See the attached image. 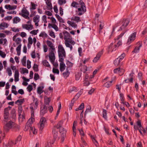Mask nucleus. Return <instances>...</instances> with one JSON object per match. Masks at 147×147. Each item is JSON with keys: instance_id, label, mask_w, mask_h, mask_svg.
<instances>
[{"instance_id": "obj_49", "label": "nucleus", "mask_w": 147, "mask_h": 147, "mask_svg": "<svg viewBox=\"0 0 147 147\" xmlns=\"http://www.w3.org/2000/svg\"><path fill=\"white\" fill-rule=\"evenodd\" d=\"M121 61L119 59L117 58L114 61V63L115 65H118L119 64Z\"/></svg>"}, {"instance_id": "obj_60", "label": "nucleus", "mask_w": 147, "mask_h": 147, "mask_svg": "<svg viewBox=\"0 0 147 147\" xmlns=\"http://www.w3.org/2000/svg\"><path fill=\"white\" fill-rule=\"evenodd\" d=\"M62 123L61 121H59L58 123L57 124L56 127L57 129H59L61 127L62 125Z\"/></svg>"}, {"instance_id": "obj_41", "label": "nucleus", "mask_w": 147, "mask_h": 147, "mask_svg": "<svg viewBox=\"0 0 147 147\" xmlns=\"http://www.w3.org/2000/svg\"><path fill=\"white\" fill-rule=\"evenodd\" d=\"M45 105H49L51 101V98H50L47 97H45Z\"/></svg>"}, {"instance_id": "obj_23", "label": "nucleus", "mask_w": 147, "mask_h": 147, "mask_svg": "<svg viewBox=\"0 0 147 147\" xmlns=\"http://www.w3.org/2000/svg\"><path fill=\"white\" fill-rule=\"evenodd\" d=\"M47 111V108L46 105H44L43 107H41L40 114L43 115Z\"/></svg>"}, {"instance_id": "obj_46", "label": "nucleus", "mask_w": 147, "mask_h": 147, "mask_svg": "<svg viewBox=\"0 0 147 147\" xmlns=\"http://www.w3.org/2000/svg\"><path fill=\"white\" fill-rule=\"evenodd\" d=\"M13 41H14L17 45H21V40L20 38H17L16 39L13 40Z\"/></svg>"}, {"instance_id": "obj_40", "label": "nucleus", "mask_w": 147, "mask_h": 147, "mask_svg": "<svg viewBox=\"0 0 147 147\" xmlns=\"http://www.w3.org/2000/svg\"><path fill=\"white\" fill-rule=\"evenodd\" d=\"M112 82V81H108L105 83L103 86L104 87L108 88H109L111 85V83Z\"/></svg>"}, {"instance_id": "obj_13", "label": "nucleus", "mask_w": 147, "mask_h": 147, "mask_svg": "<svg viewBox=\"0 0 147 147\" xmlns=\"http://www.w3.org/2000/svg\"><path fill=\"white\" fill-rule=\"evenodd\" d=\"M142 46V42L141 41L138 42L137 44V46L134 50L132 51L134 53H137L139 52L140 48Z\"/></svg>"}, {"instance_id": "obj_36", "label": "nucleus", "mask_w": 147, "mask_h": 147, "mask_svg": "<svg viewBox=\"0 0 147 147\" xmlns=\"http://www.w3.org/2000/svg\"><path fill=\"white\" fill-rule=\"evenodd\" d=\"M71 20L75 21L77 22L81 21L80 18L77 16H75L73 17L71 19Z\"/></svg>"}, {"instance_id": "obj_62", "label": "nucleus", "mask_w": 147, "mask_h": 147, "mask_svg": "<svg viewBox=\"0 0 147 147\" xmlns=\"http://www.w3.org/2000/svg\"><path fill=\"white\" fill-rule=\"evenodd\" d=\"M27 89L28 90L29 92H30L33 89L32 86L30 84L27 87Z\"/></svg>"}, {"instance_id": "obj_14", "label": "nucleus", "mask_w": 147, "mask_h": 147, "mask_svg": "<svg viewBox=\"0 0 147 147\" xmlns=\"http://www.w3.org/2000/svg\"><path fill=\"white\" fill-rule=\"evenodd\" d=\"M9 108H6L4 109V121H6V120H8L9 118Z\"/></svg>"}, {"instance_id": "obj_47", "label": "nucleus", "mask_w": 147, "mask_h": 147, "mask_svg": "<svg viewBox=\"0 0 147 147\" xmlns=\"http://www.w3.org/2000/svg\"><path fill=\"white\" fill-rule=\"evenodd\" d=\"M84 107V103H82L79 106L78 108H76L75 110L76 111H78L79 110H82Z\"/></svg>"}, {"instance_id": "obj_26", "label": "nucleus", "mask_w": 147, "mask_h": 147, "mask_svg": "<svg viewBox=\"0 0 147 147\" xmlns=\"http://www.w3.org/2000/svg\"><path fill=\"white\" fill-rule=\"evenodd\" d=\"M80 1L78 2L73 1L71 4V6L77 9L78 6L80 5Z\"/></svg>"}, {"instance_id": "obj_53", "label": "nucleus", "mask_w": 147, "mask_h": 147, "mask_svg": "<svg viewBox=\"0 0 147 147\" xmlns=\"http://www.w3.org/2000/svg\"><path fill=\"white\" fill-rule=\"evenodd\" d=\"M78 90L76 87H73L69 89V93H71L73 91L77 92Z\"/></svg>"}, {"instance_id": "obj_43", "label": "nucleus", "mask_w": 147, "mask_h": 147, "mask_svg": "<svg viewBox=\"0 0 147 147\" xmlns=\"http://www.w3.org/2000/svg\"><path fill=\"white\" fill-rule=\"evenodd\" d=\"M24 101V99H20L17 100L16 102L15 103L19 105H22Z\"/></svg>"}, {"instance_id": "obj_4", "label": "nucleus", "mask_w": 147, "mask_h": 147, "mask_svg": "<svg viewBox=\"0 0 147 147\" xmlns=\"http://www.w3.org/2000/svg\"><path fill=\"white\" fill-rule=\"evenodd\" d=\"M58 48L59 59L61 58L64 59V58L66 57V53L63 46L61 45H59Z\"/></svg>"}, {"instance_id": "obj_37", "label": "nucleus", "mask_w": 147, "mask_h": 147, "mask_svg": "<svg viewBox=\"0 0 147 147\" xmlns=\"http://www.w3.org/2000/svg\"><path fill=\"white\" fill-rule=\"evenodd\" d=\"M80 67L81 71H82L84 73H85L86 72V71L87 70V67L86 65H82L81 64Z\"/></svg>"}, {"instance_id": "obj_33", "label": "nucleus", "mask_w": 147, "mask_h": 147, "mask_svg": "<svg viewBox=\"0 0 147 147\" xmlns=\"http://www.w3.org/2000/svg\"><path fill=\"white\" fill-rule=\"evenodd\" d=\"M59 132L61 134V136L65 137L66 135V131L63 128L60 129L59 130Z\"/></svg>"}, {"instance_id": "obj_7", "label": "nucleus", "mask_w": 147, "mask_h": 147, "mask_svg": "<svg viewBox=\"0 0 147 147\" xmlns=\"http://www.w3.org/2000/svg\"><path fill=\"white\" fill-rule=\"evenodd\" d=\"M46 122V120L45 118L42 117L40 119L38 127L40 130L41 131H42L44 128L45 124Z\"/></svg>"}, {"instance_id": "obj_2", "label": "nucleus", "mask_w": 147, "mask_h": 147, "mask_svg": "<svg viewBox=\"0 0 147 147\" xmlns=\"http://www.w3.org/2000/svg\"><path fill=\"white\" fill-rule=\"evenodd\" d=\"M59 36L61 39H64L65 42H69L73 45L75 44V42L72 40V38L69 33L66 31L63 32L62 33H60Z\"/></svg>"}, {"instance_id": "obj_32", "label": "nucleus", "mask_w": 147, "mask_h": 147, "mask_svg": "<svg viewBox=\"0 0 147 147\" xmlns=\"http://www.w3.org/2000/svg\"><path fill=\"white\" fill-rule=\"evenodd\" d=\"M68 24L74 28H76L77 26V24L71 21H68L67 22Z\"/></svg>"}, {"instance_id": "obj_28", "label": "nucleus", "mask_w": 147, "mask_h": 147, "mask_svg": "<svg viewBox=\"0 0 147 147\" xmlns=\"http://www.w3.org/2000/svg\"><path fill=\"white\" fill-rule=\"evenodd\" d=\"M44 88V86H41L38 87L37 89V93L39 94H41L44 92L43 90Z\"/></svg>"}, {"instance_id": "obj_48", "label": "nucleus", "mask_w": 147, "mask_h": 147, "mask_svg": "<svg viewBox=\"0 0 147 147\" xmlns=\"http://www.w3.org/2000/svg\"><path fill=\"white\" fill-rule=\"evenodd\" d=\"M39 36L42 37H47L48 36L47 34L45 32H41L39 35Z\"/></svg>"}, {"instance_id": "obj_54", "label": "nucleus", "mask_w": 147, "mask_h": 147, "mask_svg": "<svg viewBox=\"0 0 147 147\" xmlns=\"http://www.w3.org/2000/svg\"><path fill=\"white\" fill-rule=\"evenodd\" d=\"M39 30L38 29L37 30H34L30 32V33L31 34L34 35H36L37 34Z\"/></svg>"}, {"instance_id": "obj_11", "label": "nucleus", "mask_w": 147, "mask_h": 147, "mask_svg": "<svg viewBox=\"0 0 147 147\" xmlns=\"http://www.w3.org/2000/svg\"><path fill=\"white\" fill-rule=\"evenodd\" d=\"M59 61L60 62V70L61 72L63 71L65 69L66 66L64 63V59L61 58L59 59Z\"/></svg>"}, {"instance_id": "obj_57", "label": "nucleus", "mask_w": 147, "mask_h": 147, "mask_svg": "<svg viewBox=\"0 0 147 147\" xmlns=\"http://www.w3.org/2000/svg\"><path fill=\"white\" fill-rule=\"evenodd\" d=\"M49 35L53 38H55V33L53 31H51L49 32Z\"/></svg>"}, {"instance_id": "obj_29", "label": "nucleus", "mask_w": 147, "mask_h": 147, "mask_svg": "<svg viewBox=\"0 0 147 147\" xmlns=\"http://www.w3.org/2000/svg\"><path fill=\"white\" fill-rule=\"evenodd\" d=\"M8 24L6 23L3 22L0 24V29H4L8 26Z\"/></svg>"}, {"instance_id": "obj_63", "label": "nucleus", "mask_w": 147, "mask_h": 147, "mask_svg": "<svg viewBox=\"0 0 147 147\" xmlns=\"http://www.w3.org/2000/svg\"><path fill=\"white\" fill-rule=\"evenodd\" d=\"M54 140H53L52 142L47 143L45 147H51V144H53L54 143Z\"/></svg>"}, {"instance_id": "obj_56", "label": "nucleus", "mask_w": 147, "mask_h": 147, "mask_svg": "<svg viewBox=\"0 0 147 147\" xmlns=\"http://www.w3.org/2000/svg\"><path fill=\"white\" fill-rule=\"evenodd\" d=\"M6 71L9 76H11L12 74V71L11 69L10 68H7L6 69Z\"/></svg>"}, {"instance_id": "obj_38", "label": "nucleus", "mask_w": 147, "mask_h": 147, "mask_svg": "<svg viewBox=\"0 0 147 147\" xmlns=\"http://www.w3.org/2000/svg\"><path fill=\"white\" fill-rule=\"evenodd\" d=\"M42 63L43 65L47 67H50V65L49 62L46 60H44L42 61Z\"/></svg>"}, {"instance_id": "obj_17", "label": "nucleus", "mask_w": 147, "mask_h": 147, "mask_svg": "<svg viewBox=\"0 0 147 147\" xmlns=\"http://www.w3.org/2000/svg\"><path fill=\"white\" fill-rule=\"evenodd\" d=\"M22 28L26 30H29L33 29V26L32 24H23L22 26Z\"/></svg>"}, {"instance_id": "obj_22", "label": "nucleus", "mask_w": 147, "mask_h": 147, "mask_svg": "<svg viewBox=\"0 0 147 147\" xmlns=\"http://www.w3.org/2000/svg\"><path fill=\"white\" fill-rule=\"evenodd\" d=\"M14 81L15 82H17L19 80V72L18 70H16L15 72L14 75Z\"/></svg>"}, {"instance_id": "obj_27", "label": "nucleus", "mask_w": 147, "mask_h": 147, "mask_svg": "<svg viewBox=\"0 0 147 147\" xmlns=\"http://www.w3.org/2000/svg\"><path fill=\"white\" fill-rule=\"evenodd\" d=\"M77 122L76 121H74L73 124V135L75 137L76 135V127L77 125Z\"/></svg>"}, {"instance_id": "obj_8", "label": "nucleus", "mask_w": 147, "mask_h": 147, "mask_svg": "<svg viewBox=\"0 0 147 147\" xmlns=\"http://www.w3.org/2000/svg\"><path fill=\"white\" fill-rule=\"evenodd\" d=\"M118 48L116 46V44L112 43L108 47V53L112 52L115 51Z\"/></svg>"}, {"instance_id": "obj_42", "label": "nucleus", "mask_w": 147, "mask_h": 147, "mask_svg": "<svg viewBox=\"0 0 147 147\" xmlns=\"http://www.w3.org/2000/svg\"><path fill=\"white\" fill-rule=\"evenodd\" d=\"M21 45H19L17 47L16 50L17 52V54L18 55H20V54Z\"/></svg>"}, {"instance_id": "obj_10", "label": "nucleus", "mask_w": 147, "mask_h": 147, "mask_svg": "<svg viewBox=\"0 0 147 147\" xmlns=\"http://www.w3.org/2000/svg\"><path fill=\"white\" fill-rule=\"evenodd\" d=\"M136 33L134 32L131 34L129 36L128 39L127 43L128 44H129L132 42L136 39Z\"/></svg>"}, {"instance_id": "obj_19", "label": "nucleus", "mask_w": 147, "mask_h": 147, "mask_svg": "<svg viewBox=\"0 0 147 147\" xmlns=\"http://www.w3.org/2000/svg\"><path fill=\"white\" fill-rule=\"evenodd\" d=\"M102 54V51H100L98 52L97 54L96 57L94 58L93 61L94 63H96L99 59L101 55Z\"/></svg>"}, {"instance_id": "obj_6", "label": "nucleus", "mask_w": 147, "mask_h": 147, "mask_svg": "<svg viewBox=\"0 0 147 147\" xmlns=\"http://www.w3.org/2000/svg\"><path fill=\"white\" fill-rule=\"evenodd\" d=\"M33 102L31 104L30 107L31 113H34V110L37 108L38 105V101L37 99H34Z\"/></svg>"}, {"instance_id": "obj_12", "label": "nucleus", "mask_w": 147, "mask_h": 147, "mask_svg": "<svg viewBox=\"0 0 147 147\" xmlns=\"http://www.w3.org/2000/svg\"><path fill=\"white\" fill-rule=\"evenodd\" d=\"M29 12L27 9L25 7H23L21 13H19V14L23 17H25L24 16H29Z\"/></svg>"}, {"instance_id": "obj_34", "label": "nucleus", "mask_w": 147, "mask_h": 147, "mask_svg": "<svg viewBox=\"0 0 147 147\" xmlns=\"http://www.w3.org/2000/svg\"><path fill=\"white\" fill-rule=\"evenodd\" d=\"M30 3L31 5L30 8V11L36 9L37 5L32 2H31Z\"/></svg>"}, {"instance_id": "obj_24", "label": "nucleus", "mask_w": 147, "mask_h": 147, "mask_svg": "<svg viewBox=\"0 0 147 147\" xmlns=\"http://www.w3.org/2000/svg\"><path fill=\"white\" fill-rule=\"evenodd\" d=\"M48 27L49 28H50L51 27H52L56 31H57L59 30L58 27L55 24H51L49 23L48 24Z\"/></svg>"}, {"instance_id": "obj_44", "label": "nucleus", "mask_w": 147, "mask_h": 147, "mask_svg": "<svg viewBox=\"0 0 147 147\" xmlns=\"http://www.w3.org/2000/svg\"><path fill=\"white\" fill-rule=\"evenodd\" d=\"M66 65L67 66V68L68 69V68H69L72 67L73 65V63H71L69 61L67 60L66 61Z\"/></svg>"}, {"instance_id": "obj_64", "label": "nucleus", "mask_w": 147, "mask_h": 147, "mask_svg": "<svg viewBox=\"0 0 147 147\" xmlns=\"http://www.w3.org/2000/svg\"><path fill=\"white\" fill-rule=\"evenodd\" d=\"M143 9L147 11V0H146L143 6Z\"/></svg>"}, {"instance_id": "obj_30", "label": "nucleus", "mask_w": 147, "mask_h": 147, "mask_svg": "<svg viewBox=\"0 0 147 147\" xmlns=\"http://www.w3.org/2000/svg\"><path fill=\"white\" fill-rule=\"evenodd\" d=\"M46 3L47 5V8L48 9L51 10L52 9V4L51 2V1L49 0H47L46 2Z\"/></svg>"}, {"instance_id": "obj_31", "label": "nucleus", "mask_w": 147, "mask_h": 147, "mask_svg": "<svg viewBox=\"0 0 147 147\" xmlns=\"http://www.w3.org/2000/svg\"><path fill=\"white\" fill-rule=\"evenodd\" d=\"M28 49L30 48L31 45L33 43V40L32 38L31 37H29L28 39Z\"/></svg>"}, {"instance_id": "obj_5", "label": "nucleus", "mask_w": 147, "mask_h": 147, "mask_svg": "<svg viewBox=\"0 0 147 147\" xmlns=\"http://www.w3.org/2000/svg\"><path fill=\"white\" fill-rule=\"evenodd\" d=\"M22 109L21 107H19L18 108V113L19 115V120L20 122H22L25 119V114L22 111Z\"/></svg>"}, {"instance_id": "obj_52", "label": "nucleus", "mask_w": 147, "mask_h": 147, "mask_svg": "<svg viewBox=\"0 0 147 147\" xmlns=\"http://www.w3.org/2000/svg\"><path fill=\"white\" fill-rule=\"evenodd\" d=\"M124 34V32H122L118 36H117L116 38H115V42L116 41V40H118L120 38H121L122 37V36Z\"/></svg>"}, {"instance_id": "obj_18", "label": "nucleus", "mask_w": 147, "mask_h": 147, "mask_svg": "<svg viewBox=\"0 0 147 147\" xmlns=\"http://www.w3.org/2000/svg\"><path fill=\"white\" fill-rule=\"evenodd\" d=\"M113 71L115 73H118L119 75L121 76L124 73V70L123 69L118 68L115 69Z\"/></svg>"}, {"instance_id": "obj_16", "label": "nucleus", "mask_w": 147, "mask_h": 147, "mask_svg": "<svg viewBox=\"0 0 147 147\" xmlns=\"http://www.w3.org/2000/svg\"><path fill=\"white\" fill-rule=\"evenodd\" d=\"M40 16L38 15L35 16L33 18V21L35 23V25L36 27L39 25L38 22L40 20Z\"/></svg>"}, {"instance_id": "obj_20", "label": "nucleus", "mask_w": 147, "mask_h": 147, "mask_svg": "<svg viewBox=\"0 0 147 147\" xmlns=\"http://www.w3.org/2000/svg\"><path fill=\"white\" fill-rule=\"evenodd\" d=\"M35 119L34 118V113H31V117L28 120V121L27 123V124L31 125L34 121Z\"/></svg>"}, {"instance_id": "obj_59", "label": "nucleus", "mask_w": 147, "mask_h": 147, "mask_svg": "<svg viewBox=\"0 0 147 147\" xmlns=\"http://www.w3.org/2000/svg\"><path fill=\"white\" fill-rule=\"evenodd\" d=\"M26 57L25 56L24 57L22 60V63L24 66H25L26 65Z\"/></svg>"}, {"instance_id": "obj_45", "label": "nucleus", "mask_w": 147, "mask_h": 147, "mask_svg": "<svg viewBox=\"0 0 147 147\" xmlns=\"http://www.w3.org/2000/svg\"><path fill=\"white\" fill-rule=\"evenodd\" d=\"M13 21L14 23L16 24L20 22V19L18 17H15L14 18Z\"/></svg>"}, {"instance_id": "obj_3", "label": "nucleus", "mask_w": 147, "mask_h": 147, "mask_svg": "<svg viewBox=\"0 0 147 147\" xmlns=\"http://www.w3.org/2000/svg\"><path fill=\"white\" fill-rule=\"evenodd\" d=\"M86 11V7L85 3L82 0L80 1V5L77 9L76 11V14L77 16H81Z\"/></svg>"}, {"instance_id": "obj_21", "label": "nucleus", "mask_w": 147, "mask_h": 147, "mask_svg": "<svg viewBox=\"0 0 147 147\" xmlns=\"http://www.w3.org/2000/svg\"><path fill=\"white\" fill-rule=\"evenodd\" d=\"M5 8L9 10H14L16 9L17 6L16 5H5Z\"/></svg>"}, {"instance_id": "obj_58", "label": "nucleus", "mask_w": 147, "mask_h": 147, "mask_svg": "<svg viewBox=\"0 0 147 147\" xmlns=\"http://www.w3.org/2000/svg\"><path fill=\"white\" fill-rule=\"evenodd\" d=\"M7 42L6 38H1L0 39V44H2L4 42V45Z\"/></svg>"}, {"instance_id": "obj_55", "label": "nucleus", "mask_w": 147, "mask_h": 147, "mask_svg": "<svg viewBox=\"0 0 147 147\" xmlns=\"http://www.w3.org/2000/svg\"><path fill=\"white\" fill-rule=\"evenodd\" d=\"M55 16L60 22H63V20L58 15L56 14Z\"/></svg>"}, {"instance_id": "obj_50", "label": "nucleus", "mask_w": 147, "mask_h": 147, "mask_svg": "<svg viewBox=\"0 0 147 147\" xmlns=\"http://www.w3.org/2000/svg\"><path fill=\"white\" fill-rule=\"evenodd\" d=\"M53 134L55 138H57V131H56L55 129H54L53 130Z\"/></svg>"}, {"instance_id": "obj_9", "label": "nucleus", "mask_w": 147, "mask_h": 147, "mask_svg": "<svg viewBox=\"0 0 147 147\" xmlns=\"http://www.w3.org/2000/svg\"><path fill=\"white\" fill-rule=\"evenodd\" d=\"M7 121L6 120V121H4L5 122V125L4 127V128L6 131H8L12 127L13 123L11 121H9L7 122Z\"/></svg>"}, {"instance_id": "obj_61", "label": "nucleus", "mask_w": 147, "mask_h": 147, "mask_svg": "<svg viewBox=\"0 0 147 147\" xmlns=\"http://www.w3.org/2000/svg\"><path fill=\"white\" fill-rule=\"evenodd\" d=\"M81 77V74L79 73H77L76 75V80H79Z\"/></svg>"}, {"instance_id": "obj_15", "label": "nucleus", "mask_w": 147, "mask_h": 147, "mask_svg": "<svg viewBox=\"0 0 147 147\" xmlns=\"http://www.w3.org/2000/svg\"><path fill=\"white\" fill-rule=\"evenodd\" d=\"M129 22V20L123 19L122 22V26L120 28L121 30H122L126 27L128 25Z\"/></svg>"}, {"instance_id": "obj_25", "label": "nucleus", "mask_w": 147, "mask_h": 147, "mask_svg": "<svg viewBox=\"0 0 147 147\" xmlns=\"http://www.w3.org/2000/svg\"><path fill=\"white\" fill-rule=\"evenodd\" d=\"M30 135L32 134H36L37 133V130L34 127H30Z\"/></svg>"}, {"instance_id": "obj_1", "label": "nucleus", "mask_w": 147, "mask_h": 147, "mask_svg": "<svg viewBox=\"0 0 147 147\" xmlns=\"http://www.w3.org/2000/svg\"><path fill=\"white\" fill-rule=\"evenodd\" d=\"M46 42L47 45L49 47V60L53 64L55 59V49L53 43L51 41L47 40Z\"/></svg>"}, {"instance_id": "obj_51", "label": "nucleus", "mask_w": 147, "mask_h": 147, "mask_svg": "<svg viewBox=\"0 0 147 147\" xmlns=\"http://www.w3.org/2000/svg\"><path fill=\"white\" fill-rule=\"evenodd\" d=\"M102 115H103V117L104 119H107V111L104 109H103Z\"/></svg>"}, {"instance_id": "obj_35", "label": "nucleus", "mask_w": 147, "mask_h": 147, "mask_svg": "<svg viewBox=\"0 0 147 147\" xmlns=\"http://www.w3.org/2000/svg\"><path fill=\"white\" fill-rule=\"evenodd\" d=\"M138 130H139L140 133L142 135H143V134L141 131H142L144 133H145L146 132V129H145L142 126L139 127Z\"/></svg>"}, {"instance_id": "obj_39", "label": "nucleus", "mask_w": 147, "mask_h": 147, "mask_svg": "<svg viewBox=\"0 0 147 147\" xmlns=\"http://www.w3.org/2000/svg\"><path fill=\"white\" fill-rule=\"evenodd\" d=\"M70 72L69 71V70L66 68V71L64 72L63 74V76L65 78H67L68 77L69 74Z\"/></svg>"}]
</instances>
